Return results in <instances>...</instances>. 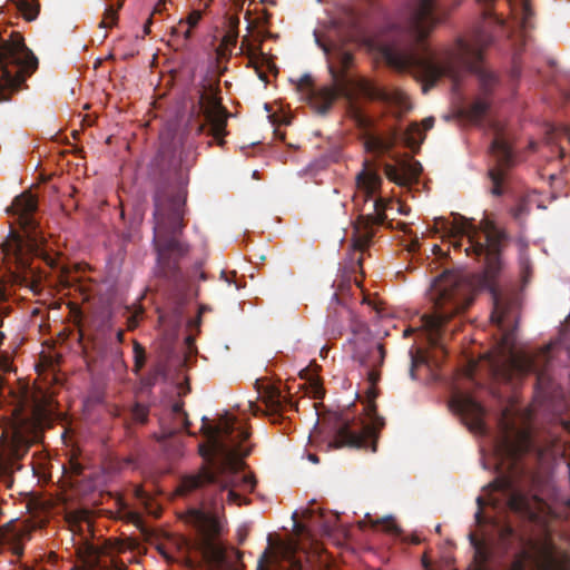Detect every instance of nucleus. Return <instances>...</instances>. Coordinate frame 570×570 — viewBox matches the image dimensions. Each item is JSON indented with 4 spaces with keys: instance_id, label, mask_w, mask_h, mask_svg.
Returning <instances> with one entry per match:
<instances>
[{
    "instance_id": "22",
    "label": "nucleus",
    "mask_w": 570,
    "mask_h": 570,
    "mask_svg": "<svg viewBox=\"0 0 570 570\" xmlns=\"http://www.w3.org/2000/svg\"><path fill=\"white\" fill-rule=\"evenodd\" d=\"M490 151L498 165L497 168L489 171L492 180L491 194L500 196L502 194L501 184L504 180V168L513 163V153L509 141L502 135L494 137L491 142Z\"/></svg>"
},
{
    "instance_id": "25",
    "label": "nucleus",
    "mask_w": 570,
    "mask_h": 570,
    "mask_svg": "<svg viewBox=\"0 0 570 570\" xmlns=\"http://www.w3.org/2000/svg\"><path fill=\"white\" fill-rule=\"evenodd\" d=\"M422 171V165L413 159L403 160L400 167L387 165L385 174L387 178L399 185H406L415 180Z\"/></svg>"
},
{
    "instance_id": "15",
    "label": "nucleus",
    "mask_w": 570,
    "mask_h": 570,
    "mask_svg": "<svg viewBox=\"0 0 570 570\" xmlns=\"http://www.w3.org/2000/svg\"><path fill=\"white\" fill-rule=\"evenodd\" d=\"M383 425L379 417L373 419L372 423H365L362 420H350L347 416L340 419L334 445L336 448L350 446L356 449L376 450L377 429Z\"/></svg>"
},
{
    "instance_id": "54",
    "label": "nucleus",
    "mask_w": 570,
    "mask_h": 570,
    "mask_svg": "<svg viewBox=\"0 0 570 570\" xmlns=\"http://www.w3.org/2000/svg\"><path fill=\"white\" fill-rule=\"evenodd\" d=\"M363 302L367 304H372L366 297H363Z\"/></svg>"
},
{
    "instance_id": "53",
    "label": "nucleus",
    "mask_w": 570,
    "mask_h": 570,
    "mask_svg": "<svg viewBox=\"0 0 570 570\" xmlns=\"http://www.w3.org/2000/svg\"><path fill=\"white\" fill-rule=\"evenodd\" d=\"M188 389L183 390V387H179L178 394L186 393Z\"/></svg>"
},
{
    "instance_id": "28",
    "label": "nucleus",
    "mask_w": 570,
    "mask_h": 570,
    "mask_svg": "<svg viewBox=\"0 0 570 570\" xmlns=\"http://www.w3.org/2000/svg\"><path fill=\"white\" fill-rule=\"evenodd\" d=\"M434 118L428 117L422 124L413 122L404 132V140L411 148L419 147L424 140V132L433 127Z\"/></svg>"
},
{
    "instance_id": "38",
    "label": "nucleus",
    "mask_w": 570,
    "mask_h": 570,
    "mask_svg": "<svg viewBox=\"0 0 570 570\" xmlns=\"http://www.w3.org/2000/svg\"><path fill=\"white\" fill-rule=\"evenodd\" d=\"M171 412H173V414L176 415V417L179 421L180 425H183L184 428H188L189 421L187 419L186 413L183 410V404L181 403H178V402L175 403L173 405V407H171Z\"/></svg>"
},
{
    "instance_id": "52",
    "label": "nucleus",
    "mask_w": 570,
    "mask_h": 570,
    "mask_svg": "<svg viewBox=\"0 0 570 570\" xmlns=\"http://www.w3.org/2000/svg\"><path fill=\"white\" fill-rule=\"evenodd\" d=\"M302 81H304V82H306V83H307V82L309 81V77H308V76H304V77L302 78Z\"/></svg>"
},
{
    "instance_id": "8",
    "label": "nucleus",
    "mask_w": 570,
    "mask_h": 570,
    "mask_svg": "<svg viewBox=\"0 0 570 570\" xmlns=\"http://www.w3.org/2000/svg\"><path fill=\"white\" fill-rule=\"evenodd\" d=\"M37 209V200L31 194H22L12 203L11 210L18 216L21 226L26 230V239L19 235H12L6 243L4 250L9 258H13L16 271L13 272L14 282L36 289L39 282L36 268L30 265V255L37 253L42 243L36 230V222L31 216Z\"/></svg>"
},
{
    "instance_id": "45",
    "label": "nucleus",
    "mask_w": 570,
    "mask_h": 570,
    "mask_svg": "<svg viewBox=\"0 0 570 570\" xmlns=\"http://www.w3.org/2000/svg\"><path fill=\"white\" fill-rule=\"evenodd\" d=\"M153 20L151 18H149L144 27V32L145 35H148L150 32V24H151Z\"/></svg>"
},
{
    "instance_id": "13",
    "label": "nucleus",
    "mask_w": 570,
    "mask_h": 570,
    "mask_svg": "<svg viewBox=\"0 0 570 570\" xmlns=\"http://www.w3.org/2000/svg\"><path fill=\"white\" fill-rule=\"evenodd\" d=\"M193 160L191 145L175 122H168L159 134V147L153 165L160 170L176 171L188 168Z\"/></svg>"
},
{
    "instance_id": "23",
    "label": "nucleus",
    "mask_w": 570,
    "mask_h": 570,
    "mask_svg": "<svg viewBox=\"0 0 570 570\" xmlns=\"http://www.w3.org/2000/svg\"><path fill=\"white\" fill-rule=\"evenodd\" d=\"M317 46L327 58L328 69L335 80H340L342 73L352 62V55L336 43H327L321 39L317 31H314Z\"/></svg>"
},
{
    "instance_id": "40",
    "label": "nucleus",
    "mask_w": 570,
    "mask_h": 570,
    "mask_svg": "<svg viewBox=\"0 0 570 570\" xmlns=\"http://www.w3.org/2000/svg\"><path fill=\"white\" fill-rule=\"evenodd\" d=\"M116 21H117V10H115L114 8H107L106 12H105V18L101 21L100 26L102 28H108V27L112 26L114 23H116Z\"/></svg>"
},
{
    "instance_id": "39",
    "label": "nucleus",
    "mask_w": 570,
    "mask_h": 570,
    "mask_svg": "<svg viewBox=\"0 0 570 570\" xmlns=\"http://www.w3.org/2000/svg\"><path fill=\"white\" fill-rule=\"evenodd\" d=\"M379 522H382L385 524V531H387L392 534H395V535L401 533V529L397 527V524H395L392 515L384 517L381 520H379L377 523Z\"/></svg>"
},
{
    "instance_id": "48",
    "label": "nucleus",
    "mask_w": 570,
    "mask_h": 570,
    "mask_svg": "<svg viewBox=\"0 0 570 570\" xmlns=\"http://www.w3.org/2000/svg\"><path fill=\"white\" fill-rule=\"evenodd\" d=\"M495 23H498L499 26H504L505 22H504V20L502 18L497 16L495 17Z\"/></svg>"
},
{
    "instance_id": "35",
    "label": "nucleus",
    "mask_w": 570,
    "mask_h": 570,
    "mask_svg": "<svg viewBox=\"0 0 570 570\" xmlns=\"http://www.w3.org/2000/svg\"><path fill=\"white\" fill-rule=\"evenodd\" d=\"M18 8L29 21L35 20L38 16V4L30 3L27 0H19Z\"/></svg>"
},
{
    "instance_id": "7",
    "label": "nucleus",
    "mask_w": 570,
    "mask_h": 570,
    "mask_svg": "<svg viewBox=\"0 0 570 570\" xmlns=\"http://www.w3.org/2000/svg\"><path fill=\"white\" fill-rule=\"evenodd\" d=\"M438 226L445 229L451 237L454 247L464 246L468 256L474 255L485 264L487 273L493 276L499 267L500 247L503 233L489 218H483L480 225L461 215H455L453 220L439 218Z\"/></svg>"
},
{
    "instance_id": "10",
    "label": "nucleus",
    "mask_w": 570,
    "mask_h": 570,
    "mask_svg": "<svg viewBox=\"0 0 570 570\" xmlns=\"http://www.w3.org/2000/svg\"><path fill=\"white\" fill-rule=\"evenodd\" d=\"M38 67V59L28 49L22 37L12 33L0 37V101H8Z\"/></svg>"
},
{
    "instance_id": "31",
    "label": "nucleus",
    "mask_w": 570,
    "mask_h": 570,
    "mask_svg": "<svg viewBox=\"0 0 570 570\" xmlns=\"http://www.w3.org/2000/svg\"><path fill=\"white\" fill-rule=\"evenodd\" d=\"M30 441L22 432L16 430L8 443V453L13 459H20L29 449Z\"/></svg>"
},
{
    "instance_id": "44",
    "label": "nucleus",
    "mask_w": 570,
    "mask_h": 570,
    "mask_svg": "<svg viewBox=\"0 0 570 570\" xmlns=\"http://www.w3.org/2000/svg\"><path fill=\"white\" fill-rule=\"evenodd\" d=\"M248 406H249V409H250L254 413H257V412H259V411H261L259 405H258V404H255V403H253V402H249V403H248Z\"/></svg>"
},
{
    "instance_id": "29",
    "label": "nucleus",
    "mask_w": 570,
    "mask_h": 570,
    "mask_svg": "<svg viewBox=\"0 0 570 570\" xmlns=\"http://www.w3.org/2000/svg\"><path fill=\"white\" fill-rule=\"evenodd\" d=\"M259 399L266 407L268 413H276L284 409L285 405V396L275 389V387H266L263 392H259Z\"/></svg>"
},
{
    "instance_id": "21",
    "label": "nucleus",
    "mask_w": 570,
    "mask_h": 570,
    "mask_svg": "<svg viewBox=\"0 0 570 570\" xmlns=\"http://www.w3.org/2000/svg\"><path fill=\"white\" fill-rule=\"evenodd\" d=\"M354 325L362 328L365 326V323L362 322L350 307L341 303L338 293H334L330 303L325 325L326 335L337 337L343 333L346 326L353 332Z\"/></svg>"
},
{
    "instance_id": "47",
    "label": "nucleus",
    "mask_w": 570,
    "mask_h": 570,
    "mask_svg": "<svg viewBox=\"0 0 570 570\" xmlns=\"http://www.w3.org/2000/svg\"><path fill=\"white\" fill-rule=\"evenodd\" d=\"M307 459H308L311 462H313V463H317V462H318V458H317L315 454H313V453H309V454L307 455Z\"/></svg>"
},
{
    "instance_id": "19",
    "label": "nucleus",
    "mask_w": 570,
    "mask_h": 570,
    "mask_svg": "<svg viewBox=\"0 0 570 570\" xmlns=\"http://www.w3.org/2000/svg\"><path fill=\"white\" fill-rule=\"evenodd\" d=\"M451 410L461 416L464 424L475 434H485L484 424L485 411L483 406L471 395L465 393H455L450 401Z\"/></svg>"
},
{
    "instance_id": "36",
    "label": "nucleus",
    "mask_w": 570,
    "mask_h": 570,
    "mask_svg": "<svg viewBox=\"0 0 570 570\" xmlns=\"http://www.w3.org/2000/svg\"><path fill=\"white\" fill-rule=\"evenodd\" d=\"M191 35V29L188 23H186L184 20H180L176 26L171 28V36L176 39H183L188 40Z\"/></svg>"
},
{
    "instance_id": "12",
    "label": "nucleus",
    "mask_w": 570,
    "mask_h": 570,
    "mask_svg": "<svg viewBox=\"0 0 570 570\" xmlns=\"http://www.w3.org/2000/svg\"><path fill=\"white\" fill-rule=\"evenodd\" d=\"M189 522L202 534L199 550L207 564L206 570H238L240 552L235 549L226 550L216 539L222 531V521L217 515L204 510H194L189 515Z\"/></svg>"
},
{
    "instance_id": "30",
    "label": "nucleus",
    "mask_w": 570,
    "mask_h": 570,
    "mask_svg": "<svg viewBox=\"0 0 570 570\" xmlns=\"http://www.w3.org/2000/svg\"><path fill=\"white\" fill-rule=\"evenodd\" d=\"M286 566H278L276 561L269 564L267 551L264 552L257 564V570H303V564L292 553L286 552Z\"/></svg>"
},
{
    "instance_id": "27",
    "label": "nucleus",
    "mask_w": 570,
    "mask_h": 570,
    "mask_svg": "<svg viewBox=\"0 0 570 570\" xmlns=\"http://www.w3.org/2000/svg\"><path fill=\"white\" fill-rule=\"evenodd\" d=\"M395 139V132H391L386 136L368 132L364 138V146L367 151L374 154H382L390 150L393 147Z\"/></svg>"
},
{
    "instance_id": "14",
    "label": "nucleus",
    "mask_w": 570,
    "mask_h": 570,
    "mask_svg": "<svg viewBox=\"0 0 570 570\" xmlns=\"http://www.w3.org/2000/svg\"><path fill=\"white\" fill-rule=\"evenodd\" d=\"M382 178L368 166L356 175L357 194L354 200L364 202L363 212L374 224H383L385 220V212L392 209V204L385 197L377 195L381 188Z\"/></svg>"
},
{
    "instance_id": "4",
    "label": "nucleus",
    "mask_w": 570,
    "mask_h": 570,
    "mask_svg": "<svg viewBox=\"0 0 570 570\" xmlns=\"http://www.w3.org/2000/svg\"><path fill=\"white\" fill-rule=\"evenodd\" d=\"M429 295L434 312L422 316V326L429 343L443 347L446 336L454 331L449 320L471 304L472 287L463 273L446 271L434 279Z\"/></svg>"
},
{
    "instance_id": "2",
    "label": "nucleus",
    "mask_w": 570,
    "mask_h": 570,
    "mask_svg": "<svg viewBox=\"0 0 570 570\" xmlns=\"http://www.w3.org/2000/svg\"><path fill=\"white\" fill-rule=\"evenodd\" d=\"M478 510L474 514L478 532L469 534L474 551L475 566L469 570H525V563L532 559V543L520 537L503 519L484 512V508L499 510L522 509L519 497L509 476H499L483 488V494L476 498Z\"/></svg>"
},
{
    "instance_id": "46",
    "label": "nucleus",
    "mask_w": 570,
    "mask_h": 570,
    "mask_svg": "<svg viewBox=\"0 0 570 570\" xmlns=\"http://www.w3.org/2000/svg\"><path fill=\"white\" fill-rule=\"evenodd\" d=\"M185 344L187 345V347H188L189 350H191L193 344H194V338H193L191 336H187V337L185 338Z\"/></svg>"
},
{
    "instance_id": "42",
    "label": "nucleus",
    "mask_w": 570,
    "mask_h": 570,
    "mask_svg": "<svg viewBox=\"0 0 570 570\" xmlns=\"http://www.w3.org/2000/svg\"><path fill=\"white\" fill-rule=\"evenodd\" d=\"M202 18V14L199 11H193L189 13V16L187 17L186 20H184L186 23H188V26H190V29L193 30V28H195L199 20Z\"/></svg>"
},
{
    "instance_id": "24",
    "label": "nucleus",
    "mask_w": 570,
    "mask_h": 570,
    "mask_svg": "<svg viewBox=\"0 0 570 570\" xmlns=\"http://www.w3.org/2000/svg\"><path fill=\"white\" fill-rule=\"evenodd\" d=\"M494 0H479L480 4L483 7L484 17H490V6ZM513 19L520 24V27L525 30L532 26V9L530 7L529 0H507Z\"/></svg>"
},
{
    "instance_id": "50",
    "label": "nucleus",
    "mask_w": 570,
    "mask_h": 570,
    "mask_svg": "<svg viewBox=\"0 0 570 570\" xmlns=\"http://www.w3.org/2000/svg\"><path fill=\"white\" fill-rule=\"evenodd\" d=\"M122 337H124V333H122V331H118V332H117V340H118V342H121V341H122Z\"/></svg>"
},
{
    "instance_id": "17",
    "label": "nucleus",
    "mask_w": 570,
    "mask_h": 570,
    "mask_svg": "<svg viewBox=\"0 0 570 570\" xmlns=\"http://www.w3.org/2000/svg\"><path fill=\"white\" fill-rule=\"evenodd\" d=\"M353 358L367 371L372 382L375 381L374 370L379 367L384 360L383 346L373 340L366 325L358 328L354 325L353 337L350 340Z\"/></svg>"
},
{
    "instance_id": "3",
    "label": "nucleus",
    "mask_w": 570,
    "mask_h": 570,
    "mask_svg": "<svg viewBox=\"0 0 570 570\" xmlns=\"http://www.w3.org/2000/svg\"><path fill=\"white\" fill-rule=\"evenodd\" d=\"M200 431L205 434L208 448L203 455L215 459L212 469H204L197 474L185 476L178 492L186 494L207 484L226 491L228 502L236 505L246 504L244 495L252 492L256 481L254 475L244 470L243 459L248 455L249 446L245 444L249 433L232 414L222 415L215 425L206 416L202 417Z\"/></svg>"
},
{
    "instance_id": "51",
    "label": "nucleus",
    "mask_w": 570,
    "mask_h": 570,
    "mask_svg": "<svg viewBox=\"0 0 570 570\" xmlns=\"http://www.w3.org/2000/svg\"><path fill=\"white\" fill-rule=\"evenodd\" d=\"M422 563H423V567H424L425 569H428V568H429V563H428V560H426V558H425V557L422 559Z\"/></svg>"
},
{
    "instance_id": "5",
    "label": "nucleus",
    "mask_w": 570,
    "mask_h": 570,
    "mask_svg": "<svg viewBox=\"0 0 570 570\" xmlns=\"http://www.w3.org/2000/svg\"><path fill=\"white\" fill-rule=\"evenodd\" d=\"M186 195L183 190L175 194L158 190L155 195L154 243L157 249L159 272L169 277L173 265L187 252V246L178 239L183 229Z\"/></svg>"
},
{
    "instance_id": "16",
    "label": "nucleus",
    "mask_w": 570,
    "mask_h": 570,
    "mask_svg": "<svg viewBox=\"0 0 570 570\" xmlns=\"http://www.w3.org/2000/svg\"><path fill=\"white\" fill-rule=\"evenodd\" d=\"M436 23L434 0H413L402 11L400 28L414 40L421 41Z\"/></svg>"
},
{
    "instance_id": "34",
    "label": "nucleus",
    "mask_w": 570,
    "mask_h": 570,
    "mask_svg": "<svg viewBox=\"0 0 570 570\" xmlns=\"http://www.w3.org/2000/svg\"><path fill=\"white\" fill-rule=\"evenodd\" d=\"M558 344L564 350H567L570 356V313L569 316L566 318L564 323L561 324Z\"/></svg>"
},
{
    "instance_id": "9",
    "label": "nucleus",
    "mask_w": 570,
    "mask_h": 570,
    "mask_svg": "<svg viewBox=\"0 0 570 570\" xmlns=\"http://www.w3.org/2000/svg\"><path fill=\"white\" fill-rule=\"evenodd\" d=\"M550 353V346L535 356L510 352L504 361L491 360V371L498 379L507 381L512 380L514 374L535 373V400L539 403H550L558 396L557 387L549 374Z\"/></svg>"
},
{
    "instance_id": "43",
    "label": "nucleus",
    "mask_w": 570,
    "mask_h": 570,
    "mask_svg": "<svg viewBox=\"0 0 570 570\" xmlns=\"http://www.w3.org/2000/svg\"><path fill=\"white\" fill-rule=\"evenodd\" d=\"M165 6H166V0H158V2L154 7L153 14L161 12L164 10Z\"/></svg>"
},
{
    "instance_id": "1",
    "label": "nucleus",
    "mask_w": 570,
    "mask_h": 570,
    "mask_svg": "<svg viewBox=\"0 0 570 570\" xmlns=\"http://www.w3.org/2000/svg\"><path fill=\"white\" fill-rule=\"evenodd\" d=\"M491 43L492 36L483 29H476L468 38L459 39L452 48L442 52H433L428 48L402 51L389 48L385 57L395 68L410 69L422 82L423 92L442 77L449 78L452 90L456 91L465 73L474 72L479 81V94L462 112L471 121H479L489 110L491 95L498 86L497 76L481 66L483 49Z\"/></svg>"
},
{
    "instance_id": "11",
    "label": "nucleus",
    "mask_w": 570,
    "mask_h": 570,
    "mask_svg": "<svg viewBox=\"0 0 570 570\" xmlns=\"http://www.w3.org/2000/svg\"><path fill=\"white\" fill-rule=\"evenodd\" d=\"M531 438L525 429L518 426L508 411L500 419V432L491 441V454L483 458L487 470L511 471L518 458L530 450Z\"/></svg>"
},
{
    "instance_id": "41",
    "label": "nucleus",
    "mask_w": 570,
    "mask_h": 570,
    "mask_svg": "<svg viewBox=\"0 0 570 570\" xmlns=\"http://www.w3.org/2000/svg\"><path fill=\"white\" fill-rule=\"evenodd\" d=\"M132 417L137 422H145L147 419V409L142 405L137 404L132 410Z\"/></svg>"
},
{
    "instance_id": "37",
    "label": "nucleus",
    "mask_w": 570,
    "mask_h": 570,
    "mask_svg": "<svg viewBox=\"0 0 570 570\" xmlns=\"http://www.w3.org/2000/svg\"><path fill=\"white\" fill-rule=\"evenodd\" d=\"M134 355H135V370H136V372H138L145 363V350L137 342H135V344H134Z\"/></svg>"
},
{
    "instance_id": "49",
    "label": "nucleus",
    "mask_w": 570,
    "mask_h": 570,
    "mask_svg": "<svg viewBox=\"0 0 570 570\" xmlns=\"http://www.w3.org/2000/svg\"><path fill=\"white\" fill-rule=\"evenodd\" d=\"M556 130H557V129H556L554 127H551V131H552V132L550 134V135H551V137H549V144H551V142L553 141V136L556 135Z\"/></svg>"
},
{
    "instance_id": "6",
    "label": "nucleus",
    "mask_w": 570,
    "mask_h": 570,
    "mask_svg": "<svg viewBox=\"0 0 570 570\" xmlns=\"http://www.w3.org/2000/svg\"><path fill=\"white\" fill-rule=\"evenodd\" d=\"M342 95L348 102V111L355 120L367 126L368 119L362 112L357 104L360 98L377 100L384 104L391 111L399 116L411 108L406 95L395 88H381L366 79H346L338 88H323L314 99L313 106L317 114L325 115L332 107L336 97Z\"/></svg>"
},
{
    "instance_id": "20",
    "label": "nucleus",
    "mask_w": 570,
    "mask_h": 570,
    "mask_svg": "<svg viewBox=\"0 0 570 570\" xmlns=\"http://www.w3.org/2000/svg\"><path fill=\"white\" fill-rule=\"evenodd\" d=\"M199 109L205 118V124L198 127V131L208 128L209 135L217 141L218 145L223 144V138L226 135L227 115L218 99L209 94L200 96Z\"/></svg>"
},
{
    "instance_id": "33",
    "label": "nucleus",
    "mask_w": 570,
    "mask_h": 570,
    "mask_svg": "<svg viewBox=\"0 0 570 570\" xmlns=\"http://www.w3.org/2000/svg\"><path fill=\"white\" fill-rule=\"evenodd\" d=\"M519 266L521 272L522 282L525 284L531 269L530 258L527 254L525 245H521L519 255Z\"/></svg>"
},
{
    "instance_id": "26",
    "label": "nucleus",
    "mask_w": 570,
    "mask_h": 570,
    "mask_svg": "<svg viewBox=\"0 0 570 570\" xmlns=\"http://www.w3.org/2000/svg\"><path fill=\"white\" fill-rule=\"evenodd\" d=\"M248 66L253 67L258 78L267 83V72H275L276 68L271 59L256 48H249L247 51Z\"/></svg>"
},
{
    "instance_id": "32",
    "label": "nucleus",
    "mask_w": 570,
    "mask_h": 570,
    "mask_svg": "<svg viewBox=\"0 0 570 570\" xmlns=\"http://www.w3.org/2000/svg\"><path fill=\"white\" fill-rule=\"evenodd\" d=\"M409 356L411 360V368H410V375L412 379H415V371L419 366L424 365L428 363V355L422 350H413L411 348L409 351Z\"/></svg>"
},
{
    "instance_id": "18",
    "label": "nucleus",
    "mask_w": 570,
    "mask_h": 570,
    "mask_svg": "<svg viewBox=\"0 0 570 570\" xmlns=\"http://www.w3.org/2000/svg\"><path fill=\"white\" fill-rule=\"evenodd\" d=\"M491 296L493 301L491 321L499 326L503 335V343L509 346L512 343L513 331L517 325L519 295L517 293H502L492 287Z\"/></svg>"
}]
</instances>
